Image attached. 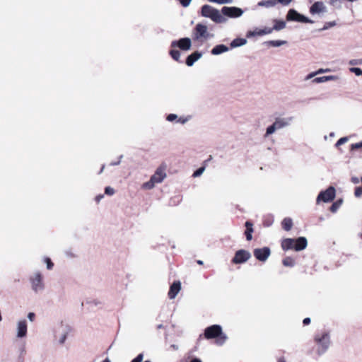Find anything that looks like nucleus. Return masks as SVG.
Segmentation results:
<instances>
[{
  "label": "nucleus",
  "mask_w": 362,
  "mask_h": 362,
  "mask_svg": "<svg viewBox=\"0 0 362 362\" xmlns=\"http://www.w3.org/2000/svg\"><path fill=\"white\" fill-rule=\"evenodd\" d=\"M144 359V354H139L135 358H134L132 362H142Z\"/></svg>",
  "instance_id": "c03bdc74"
},
{
  "label": "nucleus",
  "mask_w": 362,
  "mask_h": 362,
  "mask_svg": "<svg viewBox=\"0 0 362 362\" xmlns=\"http://www.w3.org/2000/svg\"><path fill=\"white\" fill-rule=\"evenodd\" d=\"M245 227H246V230H245V233L246 235V239H247V240H251L252 238V233L253 232V224L250 221H246Z\"/></svg>",
  "instance_id": "5701e85b"
},
{
  "label": "nucleus",
  "mask_w": 362,
  "mask_h": 362,
  "mask_svg": "<svg viewBox=\"0 0 362 362\" xmlns=\"http://www.w3.org/2000/svg\"><path fill=\"white\" fill-rule=\"evenodd\" d=\"M166 166L165 165H160L151 177L150 180L142 185L144 189H151L156 184L161 183L166 177Z\"/></svg>",
  "instance_id": "7ed1b4c3"
},
{
  "label": "nucleus",
  "mask_w": 362,
  "mask_h": 362,
  "mask_svg": "<svg viewBox=\"0 0 362 362\" xmlns=\"http://www.w3.org/2000/svg\"><path fill=\"white\" fill-rule=\"evenodd\" d=\"M247 43V40L245 38H235L231 43L230 47L233 48L245 45Z\"/></svg>",
  "instance_id": "393cba45"
},
{
  "label": "nucleus",
  "mask_w": 362,
  "mask_h": 362,
  "mask_svg": "<svg viewBox=\"0 0 362 362\" xmlns=\"http://www.w3.org/2000/svg\"><path fill=\"white\" fill-rule=\"evenodd\" d=\"M275 24L273 27V30H281L286 28V23L283 21H274Z\"/></svg>",
  "instance_id": "bb28decb"
},
{
  "label": "nucleus",
  "mask_w": 362,
  "mask_h": 362,
  "mask_svg": "<svg viewBox=\"0 0 362 362\" xmlns=\"http://www.w3.org/2000/svg\"><path fill=\"white\" fill-rule=\"evenodd\" d=\"M222 14L230 18H237L243 15V11L237 7H227L224 6L221 10Z\"/></svg>",
  "instance_id": "9b49d317"
},
{
  "label": "nucleus",
  "mask_w": 362,
  "mask_h": 362,
  "mask_svg": "<svg viewBox=\"0 0 362 362\" xmlns=\"http://www.w3.org/2000/svg\"><path fill=\"white\" fill-rule=\"evenodd\" d=\"M27 317L30 322H33L35 320V314L33 312L28 313Z\"/></svg>",
  "instance_id": "79ce46f5"
},
{
  "label": "nucleus",
  "mask_w": 362,
  "mask_h": 362,
  "mask_svg": "<svg viewBox=\"0 0 362 362\" xmlns=\"http://www.w3.org/2000/svg\"><path fill=\"white\" fill-rule=\"evenodd\" d=\"M316 75H317V74H315V72H312V73H310V74H309L308 75L306 76L305 80L311 79L312 78H313Z\"/></svg>",
  "instance_id": "603ef678"
},
{
  "label": "nucleus",
  "mask_w": 362,
  "mask_h": 362,
  "mask_svg": "<svg viewBox=\"0 0 362 362\" xmlns=\"http://www.w3.org/2000/svg\"><path fill=\"white\" fill-rule=\"evenodd\" d=\"M204 337L207 339L216 338V344L221 346L227 340V336L223 333L222 327L218 325H214L206 327L204 330Z\"/></svg>",
  "instance_id": "f03ea898"
},
{
  "label": "nucleus",
  "mask_w": 362,
  "mask_h": 362,
  "mask_svg": "<svg viewBox=\"0 0 362 362\" xmlns=\"http://www.w3.org/2000/svg\"><path fill=\"white\" fill-rule=\"evenodd\" d=\"M28 335V322L24 318L17 320L15 327V337L16 339H23Z\"/></svg>",
  "instance_id": "0eeeda50"
},
{
  "label": "nucleus",
  "mask_w": 362,
  "mask_h": 362,
  "mask_svg": "<svg viewBox=\"0 0 362 362\" xmlns=\"http://www.w3.org/2000/svg\"><path fill=\"white\" fill-rule=\"evenodd\" d=\"M122 158V156H121L119 157V160L117 162H112V163H110V165H119V164L120 163V161H121Z\"/></svg>",
  "instance_id": "13d9d810"
},
{
  "label": "nucleus",
  "mask_w": 362,
  "mask_h": 362,
  "mask_svg": "<svg viewBox=\"0 0 362 362\" xmlns=\"http://www.w3.org/2000/svg\"><path fill=\"white\" fill-rule=\"evenodd\" d=\"M172 47L173 49L170 51V54L173 59L178 61L180 58V52L179 50L175 49V47L181 49V39L178 40L177 41L173 42Z\"/></svg>",
  "instance_id": "dca6fc26"
},
{
  "label": "nucleus",
  "mask_w": 362,
  "mask_h": 362,
  "mask_svg": "<svg viewBox=\"0 0 362 362\" xmlns=\"http://www.w3.org/2000/svg\"><path fill=\"white\" fill-rule=\"evenodd\" d=\"M197 35L198 37L204 39H209L214 37V35L208 32V28L206 25L202 24H197L196 26Z\"/></svg>",
  "instance_id": "ddd939ff"
},
{
  "label": "nucleus",
  "mask_w": 362,
  "mask_h": 362,
  "mask_svg": "<svg viewBox=\"0 0 362 362\" xmlns=\"http://www.w3.org/2000/svg\"><path fill=\"white\" fill-rule=\"evenodd\" d=\"M202 56V54L199 52H194L187 57L186 59V64L189 66H192L194 62L199 59Z\"/></svg>",
  "instance_id": "6ab92c4d"
},
{
  "label": "nucleus",
  "mask_w": 362,
  "mask_h": 362,
  "mask_svg": "<svg viewBox=\"0 0 362 362\" xmlns=\"http://www.w3.org/2000/svg\"><path fill=\"white\" fill-rule=\"evenodd\" d=\"M171 347H172V348H173V349H175V350H177V349H179L178 346H177V345H174V344H173V345H172V346H171Z\"/></svg>",
  "instance_id": "e2e57ef3"
},
{
  "label": "nucleus",
  "mask_w": 362,
  "mask_h": 362,
  "mask_svg": "<svg viewBox=\"0 0 362 362\" xmlns=\"http://www.w3.org/2000/svg\"><path fill=\"white\" fill-rule=\"evenodd\" d=\"M251 257V254L250 252L245 250H238L234 257L232 259V262L234 264H243L247 262Z\"/></svg>",
  "instance_id": "9d476101"
},
{
  "label": "nucleus",
  "mask_w": 362,
  "mask_h": 362,
  "mask_svg": "<svg viewBox=\"0 0 362 362\" xmlns=\"http://www.w3.org/2000/svg\"><path fill=\"white\" fill-rule=\"evenodd\" d=\"M329 136H331V137L334 136V132H331V133L329 134Z\"/></svg>",
  "instance_id": "338daca9"
},
{
  "label": "nucleus",
  "mask_w": 362,
  "mask_h": 362,
  "mask_svg": "<svg viewBox=\"0 0 362 362\" xmlns=\"http://www.w3.org/2000/svg\"><path fill=\"white\" fill-rule=\"evenodd\" d=\"M71 332V327L62 322L58 324L54 329V338L59 345H63Z\"/></svg>",
  "instance_id": "20e7f679"
},
{
  "label": "nucleus",
  "mask_w": 362,
  "mask_h": 362,
  "mask_svg": "<svg viewBox=\"0 0 362 362\" xmlns=\"http://www.w3.org/2000/svg\"><path fill=\"white\" fill-rule=\"evenodd\" d=\"M202 15L204 17L211 18L217 23H225L226 18L220 13V11L209 5H204L202 7Z\"/></svg>",
  "instance_id": "39448f33"
},
{
  "label": "nucleus",
  "mask_w": 362,
  "mask_h": 362,
  "mask_svg": "<svg viewBox=\"0 0 362 362\" xmlns=\"http://www.w3.org/2000/svg\"><path fill=\"white\" fill-rule=\"evenodd\" d=\"M283 264L286 267H293L295 264L294 259L290 257L284 259Z\"/></svg>",
  "instance_id": "c756f323"
},
{
  "label": "nucleus",
  "mask_w": 362,
  "mask_h": 362,
  "mask_svg": "<svg viewBox=\"0 0 362 362\" xmlns=\"http://www.w3.org/2000/svg\"><path fill=\"white\" fill-rule=\"evenodd\" d=\"M335 188L332 186H330L326 190L320 192L316 199V202L317 204L320 203L321 201L324 202H332L335 198Z\"/></svg>",
  "instance_id": "6e6552de"
},
{
  "label": "nucleus",
  "mask_w": 362,
  "mask_h": 362,
  "mask_svg": "<svg viewBox=\"0 0 362 362\" xmlns=\"http://www.w3.org/2000/svg\"><path fill=\"white\" fill-rule=\"evenodd\" d=\"M362 148V141H360V142L356 143V144H353L351 146V150L358 149V148Z\"/></svg>",
  "instance_id": "37998d69"
},
{
  "label": "nucleus",
  "mask_w": 362,
  "mask_h": 362,
  "mask_svg": "<svg viewBox=\"0 0 362 362\" xmlns=\"http://www.w3.org/2000/svg\"><path fill=\"white\" fill-rule=\"evenodd\" d=\"M30 282L31 284L32 290L36 293H40L45 289V284L43 282V276L39 271L35 272L30 276Z\"/></svg>",
  "instance_id": "423d86ee"
},
{
  "label": "nucleus",
  "mask_w": 362,
  "mask_h": 362,
  "mask_svg": "<svg viewBox=\"0 0 362 362\" xmlns=\"http://www.w3.org/2000/svg\"><path fill=\"white\" fill-rule=\"evenodd\" d=\"M292 120L293 117H278L275 119L274 124L278 129H281L289 126Z\"/></svg>",
  "instance_id": "4468645a"
},
{
  "label": "nucleus",
  "mask_w": 362,
  "mask_h": 362,
  "mask_svg": "<svg viewBox=\"0 0 362 362\" xmlns=\"http://www.w3.org/2000/svg\"><path fill=\"white\" fill-rule=\"evenodd\" d=\"M287 21H293L301 23H313V21L306 16L298 13L294 9H290L286 16Z\"/></svg>",
  "instance_id": "1a4fd4ad"
},
{
  "label": "nucleus",
  "mask_w": 362,
  "mask_h": 362,
  "mask_svg": "<svg viewBox=\"0 0 362 362\" xmlns=\"http://www.w3.org/2000/svg\"><path fill=\"white\" fill-rule=\"evenodd\" d=\"M282 226L285 230H290L293 226L292 219L290 218H285L282 221Z\"/></svg>",
  "instance_id": "a878e982"
},
{
  "label": "nucleus",
  "mask_w": 362,
  "mask_h": 362,
  "mask_svg": "<svg viewBox=\"0 0 362 362\" xmlns=\"http://www.w3.org/2000/svg\"><path fill=\"white\" fill-rule=\"evenodd\" d=\"M177 118V115L175 114H170L167 116L166 119L169 122H173Z\"/></svg>",
  "instance_id": "de8ad7c7"
},
{
  "label": "nucleus",
  "mask_w": 362,
  "mask_h": 362,
  "mask_svg": "<svg viewBox=\"0 0 362 362\" xmlns=\"http://www.w3.org/2000/svg\"><path fill=\"white\" fill-rule=\"evenodd\" d=\"M349 71L354 73L357 76H362V69L358 67L349 68Z\"/></svg>",
  "instance_id": "72a5a7b5"
},
{
  "label": "nucleus",
  "mask_w": 362,
  "mask_h": 362,
  "mask_svg": "<svg viewBox=\"0 0 362 362\" xmlns=\"http://www.w3.org/2000/svg\"><path fill=\"white\" fill-rule=\"evenodd\" d=\"M273 28H265L264 29L258 30V35H264L267 34H270L273 31Z\"/></svg>",
  "instance_id": "2f4dec72"
},
{
  "label": "nucleus",
  "mask_w": 362,
  "mask_h": 362,
  "mask_svg": "<svg viewBox=\"0 0 362 362\" xmlns=\"http://www.w3.org/2000/svg\"><path fill=\"white\" fill-rule=\"evenodd\" d=\"M276 130H278L277 127L273 123L272 125L269 126L267 128L266 133L264 134V137H267L269 135L274 134Z\"/></svg>",
  "instance_id": "c85d7f7f"
},
{
  "label": "nucleus",
  "mask_w": 362,
  "mask_h": 362,
  "mask_svg": "<svg viewBox=\"0 0 362 362\" xmlns=\"http://www.w3.org/2000/svg\"><path fill=\"white\" fill-rule=\"evenodd\" d=\"M192 0H182V6L187 7L190 4Z\"/></svg>",
  "instance_id": "864d4df0"
},
{
  "label": "nucleus",
  "mask_w": 362,
  "mask_h": 362,
  "mask_svg": "<svg viewBox=\"0 0 362 362\" xmlns=\"http://www.w3.org/2000/svg\"><path fill=\"white\" fill-rule=\"evenodd\" d=\"M115 189L111 187H106L105 189V193L107 195L112 196L115 194Z\"/></svg>",
  "instance_id": "ea45409f"
},
{
  "label": "nucleus",
  "mask_w": 362,
  "mask_h": 362,
  "mask_svg": "<svg viewBox=\"0 0 362 362\" xmlns=\"http://www.w3.org/2000/svg\"><path fill=\"white\" fill-rule=\"evenodd\" d=\"M192 118V116L191 115H187L185 117H182V124L189 121Z\"/></svg>",
  "instance_id": "5fc2aeb1"
},
{
  "label": "nucleus",
  "mask_w": 362,
  "mask_h": 362,
  "mask_svg": "<svg viewBox=\"0 0 362 362\" xmlns=\"http://www.w3.org/2000/svg\"><path fill=\"white\" fill-rule=\"evenodd\" d=\"M44 262L46 263L47 264V269L50 270L52 269L54 264L52 262L51 259L48 257H45L44 258Z\"/></svg>",
  "instance_id": "4c0bfd02"
},
{
  "label": "nucleus",
  "mask_w": 362,
  "mask_h": 362,
  "mask_svg": "<svg viewBox=\"0 0 362 362\" xmlns=\"http://www.w3.org/2000/svg\"><path fill=\"white\" fill-rule=\"evenodd\" d=\"M310 12L312 14H319L320 13L326 12V6L322 1H317L314 3L310 8Z\"/></svg>",
  "instance_id": "2eb2a0df"
},
{
  "label": "nucleus",
  "mask_w": 362,
  "mask_h": 362,
  "mask_svg": "<svg viewBox=\"0 0 362 362\" xmlns=\"http://www.w3.org/2000/svg\"><path fill=\"white\" fill-rule=\"evenodd\" d=\"M286 41L285 40H270L267 42L266 43L272 46V47H280L286 44Z\"/></svg>",
  "instance_id": "cd10ccee"
},
{
  "label": "nucleus",
  "mask_w": 362,
  "mask_h": 362,
  "mask_svg": "<svg viewBox=\"0 0 362 362\" xmlns=\"http://www.w3.org/2000/svg\"><path fill=\"white\" fill-rule=\"evenodd\" d=\"M197 263H198L199 264H203V262H202V260H198V261H197Z\"/></svg>",
  "instance_id": "774afa93"
},
{
  "label": "nucleus",
  "mask_w": 362,
  "mask_h": 362,
  "mask_svg": "<svg viewBox=\"0 0 362 362\" xmlns=\"http://www.w3.org/2000/svg\"><path fill=\"white\" fill-rule=\"evenodd\" d=\"M270 253V249L267 247L254 250V256L261 262H265L269 257Z\"/></svg>",
  "instance_id": "f8f14e48"
},
{
  "label": "nucleus",
  "mask_w": 362,
  "mask_h": 362,
  "mask_svg": "<svg viewBox=\"0 0 362 362\" xmlns=\"http://www.w3.org/2000/svg\"><path fill=\"white\" fill-rule=\"evenodd\" d=\"M191 362H202V361L199 358H194L191 361Z\"/></svg>",
  "instance_id": "680f3d73"
},
{
  "label": "nucleus",
  "mask_w": 362,
  "mask_h": 362,
  "mask_svg": "<svg viewBox=\"0 0 362 362\" xmlns=\"http://www.w3.org/2000/svg\"><path fill=\"white\" fill-rule=\"evenodd\" d=\"M204 170H205V167H201L199 169H197L196 171L194 172L192 176L194 177H199L203 174Z\"/></svg>",
  "instance_id": "e433bc0d"
},
{
  "label": "nucleus",
  "mask_w": 362,
  "mask_h": 362,
  "mask_svg": "<svg viewBox=\"0 0 362 362\" xmlns=\"http://www.w3.org/2000/svg\"><path fill=\"white\" fill-rule=\"evenodd\" d=\"M103 362H111L109 358H105Z\"/></svg>",
  "instance_id": "69168bd1"
},
{
  "label": "nucleus",
  "mask_w": 362,
  "mask_h": 362,
  "mask_svg": "<svg viewBox=\"0 0 362 362\" xmlns=\"http://www.w3.org/2000/svg\"><path fill=\"white\" fill-rule=\"evenodd\" d=\"M278 362H286L284 357H281L278 359Z\"/></svg>",
  "instance_id": "052dcab7"
},
{
  "label": "nucleus",
  "mask_w": 362,
  "mask_h": 362,
  "mask_svg": "<svg viewBox=\"0 0 362 362\" xmlns=\"http://www.w3.org/2000/svg\"><path fill=\"white\" fill-rule=\"evenodd\" d=\"M103 198V194H100V195H98L95 197V200H96L97 202H99Z\"/></svg>",
  "instance_id": "bf43d9fd"
},
{
  "label": "nucleus",
  "mask_w": 362,
  "mask_h": 362,
  "mask_svg": "<svg viewBox=\"0 0 362 362\" xmlns=\"http://www.w3.org/2000/svg\"><path fill=\"white\" fill-rule=\"evenodd\" d=\"M180 290V282L176 281L175 282L170 288V291L168 292V296L170 299H173L175 298V296L177 295Z\"/></svg>",
  "instance_id": "aec40b11"
},
{
  "label": "nucleus",
  "mask_w": 362,
  "mask_h": 362,
  "mask_svg": "<svg viewBox=\"0 0 362 362\" xmlns=\"http://www.w3.org/2000/svg\"><path fill=\"white\" fill-rule=\"evenodd\" d=\"M276 0H262L258 3L259 6L272 8L276 5Z\"/></svg>",
  "instance_id": "b1692460"
},
{
  "label": "nucleus",
  "mask_w": 362,
  "mask_h": 362,
  "mask_svg": "<svg viewBox=\"0 0 362 362\" xmlns=\"http://www.w3.org/2000/svg\"><path fill=\"white\" fill-rule=\"evenodd\" d=\"M294 250L296 251H300L306 248L308 245L307 239L304 237H300L295 239Z\"/></svg>",
  "instance_id": "f3484780"
},
{
  "label": "nucleus",
  "mask_w": 362,
  "mask_h": 362,
  "mask_svg": "<svg viewBox=\"0 0 362 362\" xmlns=\"http://www.w3.org/2000/svg\"><path fill=\"white\" fill-rule=\"evenodd\" d=\"M340 80V77L337 75H331V76H324L320 77H317L313 79V82L315 83H325L329 81H339Z\"/></svg>",
  "instance_id": "a211bd4d"
},
{
  "label": "nucleus",
  "mask_w": 362,
  "mask_h": 362,
  "mask_svg": "<svg viewBox=\"0 0 362 362\" xmlns=\"http://www.w3.org/2000/svg\"><path fill=\"white\" fill-rule=\"evenodd\" d=\"M105 169V165H103L100 169V171L99 172V174L102 173Z\"/></svg>",
  "instance_id": "0e129e2a"
},
{
  "label": "nucleus",
  "mask_w": 362,
  "mask_h": 362,
  "mask_svg": "<svg viewBox=\"0 0 362 362\" xmlns=\"http://www.w3.org/2000/svg\"><path fill=\"white\" fill-rule=\"evenodd\" d=\"M256 35H258V30H250L246 35L247 37H252Z\"/></svg>",
  "instance_id": "49530a36"
},
{
  "label": "nucleus",
  "mask_w": 362,
  "mask_h": 362,
  "mask_svg": "<svg viewBox=\"0 0 362 362\" xmlns=\"http://www.w3.org/2000/svg\"><path fill=\"white\" fill-rule=\"evenodd\" d=\"M342 201L339 200L332 204V205L330 207V210L332 212L334 213L336 212L338 209L340 207Z\"/></svg>",
  "instance_id": "473e14b6"
},
{
  "label": "nucleus",
  "mask_w": 362,
  "mask_h": 362,
  "mask_svg": "<svg viewBox=\"0 0 362 362\" xmlns=\"http://www.w3.org/2000/svg\"><path fill=\"white\" fill-rule=\"evenodd\" d=\"M331 70L329 69H319L317 71H315V74H324V73H327V72H329Z\"/></svg>",
  "instance_id": "8fccbe9b"
},
{
  "label": "nucleus",
  "mask_w": 362,
  "mask_h": 362,
  "mask_svg": "<svg viewBox=\"0 0 362 362\" xmlns=\"http://www.w3.org/2000/svg\"><path fill=\"white\" fill-rule=\"evenodd\" d=\"M292 0H276V3H279L283 6H288Z\"/></svg>",
  "instance_id": "09e8293b"
},
{
  "label": "nucleus",
  "mask_w": 362,
  "mask_h": 362,
  "mask_svg": "<svg viewBox=\"0 0 362 362\" xmlns=\"http://www.w3.org/2000/svg\"><path fill=\"white\" fill-rule=\"evenodd\" d=\"M210 2L217 3L219 4H230L233 0H208Z\"/></svg>",
  "instance_id": "58836bf2"
},
{
  "label": "nucleus",
  "mask_w": 362,
  "mask_h": 362,
  "mask_svg": "<svg viewBox=\"0 0 362 362\" xmlns=\"http://www.w3.org/2000/svg\"><path fill=\"white\" fill-rule=\"evenodd\" d=\"M310 318H309V317L305 318L303 321V323L304 325H308L310 324Z\"/></svg>",
  "instance_id": "6e6d98bb"
},
{
  "label": "nucleus",
  "mask_w": 362,
  "mask_h": 362,
  "mask_svg": "<svg viewBox=\"0 0 362 362\" xmlns=\"http://www.w3.org/2000/svg\"><path fill=\"white\" fill-rule=\"evenodd\" d=\"M25 354V346H24V345H23V346L19 349V354H20V356H23Z\"/></svg>",
  "instance_id": "3c124183"
},
{
  "label": "nucleus",
  "mask_w": 362,
  "mask_h": 362,
  "mask_svg": "<svg viewBox=\"0 0 362 362\" xmlns=\"http://www.w3.org/2000/svg\"><path fill=\"white\" fill-rule=\"evenodd\" d=\"M336 25V22L335 21H330V22H327L325 25L323 26V28H322L321 29H320V30H326L330 28H332L334 26Z\"/></svg>",
  "instance_id": "c9c22d12"
},
{
  "label": "nucleus",
  "mask_w": 362,
  "mask_h": 362,
  "mask_svg": "<svg viewBox=\"0 0 362 362\" xmlns=\"http://www.w3.org/2000/svg\"><path fill=\"white\" fill-rule=\"evenodd\" d=\"M351 182L354 184H358L359 182V179L356 177H353L351 178Z\"/></svg>",
  "instance_id": "4d7b16f0"
},
{
  "label": "nucleus",
  "mask_w": 362,
  "mask_h": 362,
  "mask_svg": "<svg viewBox=\"0 0 362 362\" xmlns=\"http://www.w3.org/2000/svg\"><path fill=\"white\" fill-rule=\"evenodd\" d=\"M295 239L286 238L281 243V247L284 250L294 249Z\"/></svg>",
  "instance_id": "412c9836"
},
{
  "label": "nucleus",
  "mask_w": 362,
  "mask_h": 362,
  "mask_svg": "<svg viewBox=\"0 0 362 362\" xmlns=\"http://www.w3.org/2000/svg\"><path fill=\"white\" fill-rule=\"evenodd\" d=\"M348 141V138L347 137H341V139H339L337 142L336 143L335 146L337 147L346 143Z\"/></svg>",
  "instance_id": "a19ab883"
},
{
  "label": "nucleus",
  "mask_w": 362,
  "mask_h": 362,
  "mask_svg": "<svg viewBox=\"0 0 362 362\" xmlns=\"http://www.w3.org/2000/svg\"><path fill=\"white\" fill-rule=\"evenodd\" d=\"M355 196L359 197L362 195V187H358L355 189Z\"/></svg>",
  "instance_id": "a18cd8bd"
},
{
  "label": "nucleus",
  "mask_w": 362,
  "mask_h": 362,
  "mask_svg": "<svg viewBox=\"0 0 362 362\" xmlns=\"http://www.w3.org/2000/svg\"><path fill=\"white\" fill-rule=\"evenodd\" d=\"M315 350L318 356L323 355L329 348L331 340L327 332H320L315 335Z\"/></svg>",
  "instance_id": "f257e3e1"
},
{
  "label": "nucleus",
  "mask_w": 362,
  "mask_h": 362,
  "mask_svg": "<svg viewBox=\"0 0 362 362\" xmlns=\"http://www.w3.org/2000/svg\"><path fill=\"white\" fill-rule=\"evenodd\" d=\"M191 47V40L190 39L186 37L182 38V50H187Z\"/></svg>",
  "instance_id": "7c9ffc66"
},
{
  "label": "nucleus",
  "mask_w": 362,
  "mask_h": 362,
  "mask_svg": "<svg viewBox=\"0 0 362 362\" xmlns=\"http://www.w3.org/2000/svg\"><path fill=\"white\" fill-rule=\"evenodd\" d=\"M229 50L228 47L224 45H218L215 46L211 51L213 55H218L226 52Z\"/></svg>",
  "instance_id": "4be33fe9"
},
{
  "label": "nucleus",
  "mask_w": 362,
  "mask_h": 362,
  "mask_svg": "<svg viewBox=\"0 0 362 362\" xmlns=\"http://www.w3.org/2000/svg\"><path fill=\"white\" fill-rule=\"evenodd\" d=\"M348 64L351 66L362 65V58L351 59L349 61Z\"/></svg>",
  "instance_id": "f704fd0d"
}]
</instances>
